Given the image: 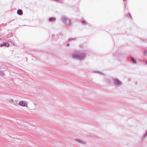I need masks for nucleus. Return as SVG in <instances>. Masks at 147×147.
I'll list each match as a JSON object with an SVG mask.
<instances>
[{
    "label": "nucleus",
    "instance_id": "nucleus-13",
    "mask_svg": "<svg viewBox=\"0 0 147 147\" xmlns=\"http://www.w3.org/2000/svg\"><path fill=\"white\" fill-rule=\"evenodd\" d=\"M82 23L83 24H84L85 23V22L84 21H82Z\"/></svg>",
    "mask_w": 147,
    "mask_h": 147
},
{
    "label": "nucleus",
    "instance_id": "nucleus-17",
    "mask_svg": "<svg viewBox=\"0 0 147 147\" xmlns=\"http://www.w3.org/2000/svg\"><path fill=\"white\" fill-rule=\"evenodd\" d=\"M1 39V38H0V40Z\"/></svg>",
    "mask_w": 147,
    "mask_h": 147
},
{
    "label": "nucleus",
    "instance_id": "nucleus-1",
    "mask_svg": "<svg viewBox=\"0 0 147 147\" xmlns=\"http://www.w3.org/2000/svg\"><path fill=\"white\" fill-rule=\"evenodd\" d=\"M85 56V54L84 53H75L72 55V57L78 59H82L84 58Z\"/></svg>",
    "mask_w": 147,
    "mask_h": 147
},
{
    "label": "nucleus",
    "instance_id": "nucleus-2",
    "mask_svg": "<svg viewBox=\"0 0 147 147\" xmlns=\"http://www.w3.org/2000/svg\"><path fill=\"white\" fill-rule=\"evenodd\" d=\"M28 102L25 101L20 100L19 102L18 105L21 107H28Z\"/></svg>",
    "mask_w": 147,
    "mask_h": 147
},
{
    "label": "nucleus",
    "instance_id": "nucleus-3",
    "mask_svg": "<svg viewBox=\"0 0 147 147\" xmlns=\"http://www.w3.org/2000/svg\"><path fill=\"white\" fill-rule=\"evenodd\" d=\"M61 20L62 21L64 22L65 23V22L67 21H68L69 22H70V20L69 19L67 18L65 16H63L61 17Z\"/></svg>",
    "mask_w": 147,
    "mask_h": 147
},
{
    "label": "nucleus",
    "instance_id": "nucleus-5",
    "mask_svg": "<svg viewBox=\"0 0 147 147\" xmlns=\"http://www.w3.org/2000/svg\"><path fill=\"white\" fill-rule=\"evenodd\" d=\"M76 140L79 143H81L82 144H85L86 143V142L85 141H83L82 140L79 139H76Z\"/></svg>",
    "mask_w": 147,
    "mask_h": 147
},
{
    "label": "nucleus",
    "instance_id": "nucleus-9",
    "mask_svg": "<svg viewBox=\"0 0 147 147\" xmlns=\"http://www.w3.org/2000/svg\"><path fill=\"white\" fill-rule=\"evenodd\" d=\"M17 13L19 15H21L22 13V11L21 9H18L17 11Z\"/></svg>",
    "mask_w": 147,
    "mask_h": 147
},
{
    "label": "nucleus",
    "instance_id": "nucleus-15",
    "mask_svg": "<svg viewBox=\"0 0 147 147\" xmlns=\"http://www.w3.org/2000/svg\"><path fill=\"white\" fill-rule=\"evenodd\" d=\"M67 45H69V44H67Z\"/></svg>",
    "mask_w": 147,
    "mask_h": 147
},
{
    "label": "nucleus",
    "instance_id": "nucleus-4",
    "mask_svg": "<svg viewBox=\"0 0 147 147\" xmlns=\"http://www.w3.org/2000/svg\"><path fill=\"white\" fill-rule=\"evenodd\" d=\"M9 46V44L7 42H5L2 43L0 44V46L1 47H2L3 46H5L6 47H8Z\"/></svg>",
    "mask_w": 147,
    "mask_h": 147
},
{
    "label": "nucleus",
    "instance_id": "nucleus-12",
    "mask_svg": "<svg viewBox=\"0 0 147 147\" xmlns=\"http://www.w3.org/2000/svg\"><path fill=\"white\" fill-rule=\"evenodd\" d=\"M131 60L134 62V63H136V60L134 59V58H131Z\"/></svg>",
    "mask_w": 147,
    "mask_h": 147
},
{
    "label": "nucleus",
    "instance_id": "nucleus-8",
    "mask_svg": "<svg viewBox=\"0 0 147 147\" xmlns=\"http://www.w3.org/2000/svg\"><path fill=\"white\" fill-rule=\"evenodd\" d=\"M0 75L1 76H4L5 75V74L4 71L0 70Z\"/></svg>",
    "mask_w": 147,
    "mask_h": 147
},
{
    "label": "nucleus",
    "instance_id": "nucleus-7",
    "mask_svg": "<svg viewBox=\"0 0 147 147\" xmlns=\"http://www.w3.org/2000/svg\"><path fill=\"white\" fill-rule=\"evenodd\" d=\"M7 101L9 103L12 104L14 102L13 99L11 98H8L7 99Z\"/></svg>",
    "mask_w": 147,
    "mask_h": 147
},
{
    "label": "nucleus",
    "instance_id": "nucleus-14",
    "mask_svg": "<svg viewBox=\"0 0 147 147\" xmlns=\"http://www.w3.org/2000/svg\"><path fill=\"white\" fill-rule=\"evenodd\" d=\"M73 40V39H69V40Z\"/></svg>",
    "mask_w": 147,
    "mask_h": 147
},
{
    "label": "nucleus",
    "instance_id": "nucleus-16",
    "mask_svg": "<svg viewBox=\"0 0 147 147\" xmlns=\"http://www.w3.org/2000/svg\"><path fill=\"white\" fill-rule=\"evenodd\" d=\"M146 63L147 64V61L146 62Z\"/></svg>",
    "mask_w": 147,
    "mask_h": 147
},
{
    "label": "nucleus",
    "instance_id": "nucleus-10",
    "mask_svg": "<svg viewBox=\"0 0 147 147\" xmlns=\"http://www.w3.org/2000/svg\"><path fill=\"white\" fill-rule=\"evenodd\" d=\"M65 23L68 26H69L71 25V22L70 21V22H69V21H66L65 22Z\"/></svg>",
    "mask_w": 147,
    "mask_h": 147
},
{
    "label": "nucleus",
    "instance_id": "nucleus-6",
    "mask_svg": "<svg viewBox=\"0 0 147 147\" xmlns=\"http://www.w3.org/2000/svg\"><path fill=\"white\" fill-rule=\"evenodd\" d=\"M114 81L115 84L116 85H120L121 84L120 82L117 79H115Z\"/></svg>",
    "mask_w": 147,
    "mask_h": 147
},
{
    "label": "nucleus",
    "instance_id": "nucleus-11",
    "mask_svg": "<svg viewBox=\"0 0 147 147\" xmlns=\"http://www.w3.org/2000/svg\"><path fill=\"white\" fill-rule=\"evenodd\" d=\"M55 20V18L53 17L52 18H50L49 19V20L50 21H53Z\"/></svg>",
    "mask_w": 147,
    "mask_h": 147
}]
</instances>
